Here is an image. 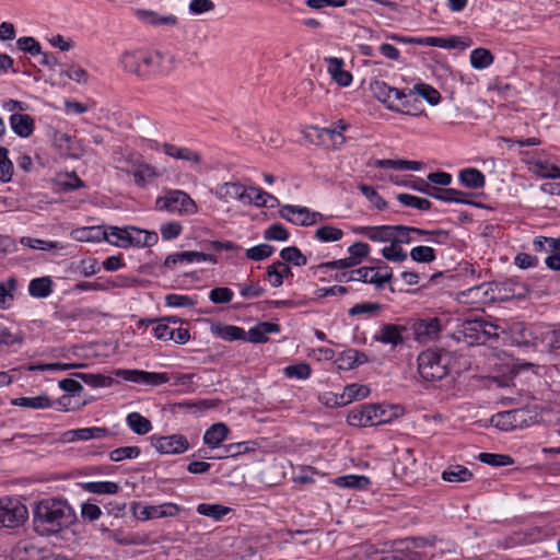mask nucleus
<instances>
[{"label": "nucleus", "instance_id": "31", "mask_svg": "<svg viewBox=\"0 0 560 560\" xmlns=\"http://www.w3.org/2000/svg\"><path fill=\"white\" fill-rule=\"evenodd\" d=\"M105 233L107 238L104 241L116 247L128 248L129 225L124 228L108 225L105 226Z\"/></svg>", "mask_w": 560, "mask_h": 560}, {"label": "nucleus", "instance_id": "25", "mask_svg": "<svg viewBox=\"0 0 560 560\" xmlns=\"http://www.w3.org/2000/svg\"><path fill=\"white\" fill-rule=\"evenodd\" d=\"M243 194H245V186L241 183H223L214 189L215 197L223 201L232 199L243 201Z\"/></svg>", "mask_w": 560, "mask_h": 560}, {"label": "nucleus", "instance_id": "59", "mask_svg": "<svg viewBox=\"0 0 560 560\" xmlns=\"http://www.w3.org/2000/svg\"><path fill=\"white\" fill-rule=\"evenodd\" d=\"M478 459L481 463L488 464L494 467L509 466L513 463V459L509 455L492 454V453H480Z\"/></svg>", "mask_w": 560, "mask_h": 560}, {"label": "nucleus", "instance_id": "27", "mask_svg": "<svg viewBox=\"0 0 560 560\" xmlns=\"http://www.w3.org/2000/svg\"><path fill=\"white\" fill-rule=\"evenodd\" d=\"M132 176L135 183L139 187H147L151 184L155 178L160 176V173L156 171L154 166L148 163H140L132 172Z\"/></svg>", "mask_w": 560, "mask_h": 560}, {"label": "nucleus", "instance_id": "11", "mask_svg": "<svg viewBox=\"0 0 560 560\" xmlns=\"http://www.w3.org/2000/svg\"><path fill=\"white\" fill-rule=\"evenodd\" d=\"M116 375L131 383L153 386L162 385L170 381L166 373L145 372L140 370H118Z\"/></svg>", "mask_w": 560, "mask_h": 560}, {"label": "nucleus", "instance_id": "52", "mask_svg": "<svg viewBox=\"0 0 560 560\" xmlns=\"http://www.w3.org/2000/svg\"><path fill=\"white\" fill-rule=\"evenodd\" d=\"M410 257L416 262L430 264L436 259V254L434 248L421 245L410 250Z\"/></svg>", "mask_w": 560, "mask_h": 560}, {"label": "nucleus", "instance_id": "19", "mask_svg": "<svg viewBox=\"0 0 560 560\" xmlns=\"http://www.w3.org/2000/svg\"><path fill=\"white\" fill-rule=\"evenodd\" d=\"M327 71L332 80L340 86H349L352 82V74L343 69L345 62L341 58L328 57L325 59Z\"/></svg>", "mask_w": 560, "mask_h": 560}, {"label": "nucleus", "instance_id": "30", "mask_svg": "<svg viewBox=\"0 0 560 560\" xmlns=\"http://www.w3.org/2000/svg\"><path fill=\"white\" fill-rule=\"evenodd\" d=\"M211 331L217 337L225 341H235L246 339V332L242 327L234 325H214Z\"/></svg>", "mask_w": 560, "mask_h": 560}, {"label": "nucleus", "instance_id": "18", "mask_svg": "<svg viewBox=\"0 0 560 560\" xmlns=\"http://www.w3.org/2000/svg\"><path fill=\"white\" fill-rule=\"evenodd\" d=\"M159 241V236L156 232L147 231L139 229L133 225H129V238H128V248L129 247H151L155 245Z\"/></svg>", "mask_w": 560, "mask_h": 560}, {"label": "nucleus", "instance_id": "37", "mask_svg": "<svg viewBox=\"0 0 560 560\" xmlns=\"http://www.w3.org/2000/svg\"><path fill=\"white\" fill-rule=\"evenodd\" d=\"M483 324L481 319L476 320H466L462 325V332L466 338H469V342H476V343H485L486 338H483L482 329Z\"/></svg>", "mask_w": 560, "mask_h": 560}, {"label": "nucleus", "instance_id": "43", "mask_svg": "<svg viewBox=\"0 0 560 560\" xmlns=\"http://www.w3.org/2000/svg\"><path fill=\"white\" fill-rule=\"evenodd\" d=\"M73 376L78 380L83 381L86 385L97 387H108L113 384L110 376L103 375L101 373H74Z\"/></svg>", "mask_w": 560, "mask_h": 560}, {"label": "nucleus", "instance_id": "32", "mask_svg": "<svg viewBox=\"0 0 560 560\" xmlns=\"http://www.w3.org/2000/svg\"><path fill=\"white\" fill-rule=\"evenodd\" d=\"M528 170L542 178L557 179L560 177V167L547 161H530L528 162Z\"/></svg>", "mask_w": 560, "mask_h": 560}, {"label": "nucleus", "instance_id": "23", "mask_svg": "<svg viewBox=\"0 0 560 560\" xmlns=\"http://www.w3.org/2000/svg\"><path fill=\"white\" fill-rule=\"evenodd\" d=\"M312 131L315 132L317 141L316 143L328 145L331 143L332 149H339L346 141L343 135H340V130L337 128H312Z\"/></svg>", "mask_w": 560, "mask_h": 560}, {"label": "nucleus", "instance_id": "13", "mask_svg": "<svg viewBox=\"0 0 560 560\" xmlns=\"http://www.w3.org/2000/svg\"><path fill=\"white\" fill-rule=\"evenodd\" d=\"M180 511V508L176 503L165 502L159 505H145L142 506L138 514V518L141 521L156 520L163 517H174Z\"/></svg>", "mask_w": 560, "mask_h": 560}, {"label": "nucleus", "instance_id": "48", "mask_svg": "<svg viewBox=\"0 0 560 560\" xmlns=\"http://www.w3.org/2000/svg\"><path fill=\"white\" fill-rule=\"evenodd\" d=\"M384 306L376 302H362L354 304L351 308H349V316H358V315H368V316H376Z\"/></svg>", "mask_w": 560, "mask_h": 560}, {"label": "nucleus", "instance_id": "50", "mask_svg": "<svg viewBox=\"0 0 560 560\" xmlns=\"http://www.w3.org/2000/svg\"><path fill=\"white\" fill-rule=\"evenodd\" d=\"M82 366H83V364H79V363H61V362L35 363V364L28 365L27 370L31 372H37V371L56 372V371H68V370H72V369H79Z\"/></svg>", "mask_w": 560, "mask_h": 560}, {"label": "nucleus", "instance_id": "24", "mask_svg": "<svg viewBox=\"0 0 560 560\" xmlns=\"http://www.w3.org/2000/svg\"><path fill=\"white\" fill-rule=\"evenodd\" d=\"M162 148H163L164 153L171 158H174L177 160H183V161H188L194 164H199L201 162L200 153L197 151H194L191 149H188L185 147H177L175 144L167 143V142L163 143Z\"/></svg>", "mask_w": 560, "mask_h": 560}, {"label": "nucleus", "instance_id": "2", "mask_svg": "<svg viewBox=\"0 0 560 560\" xmlns=\"http://www.w3.org/2000/svg\"><path fill=\"white\" fill-rule=\"evenodd\" d=\"M77 521L74 509L62 499L48 498L38 502L33 513L35 530L50 536L70 527Z\"/></svg>", "mask_w": 560, "mask_h": 560}, {"label": "nucleus", "instance_id": "54", "mask_svg": "<svg viewBox=\"0 0 560 560\" xmlns=\"http://www.w3.org/2000/svg\"><path fill=\"white\" fill-rule=\"evenodd\" d=\"M13 175V164L9 159V151L4 147H0V180L9 183Z\"/></svg>", "mask_w": 560, "mask_h": 560}, {"label": "nucleus", "instance_id": "35", "mask_svg": "<svg viewBox=\"0 0 560 560\" xmlns=\"http://www.w3.org/2000/svg\"><path fill=\"white\" fill-rule=\"evenodd\" d=\"M472 478V472L463 465H451L442 472V479L447 482H466Z\"/></svg>", "mask_w": 560, "mask_h": 560}, {"label": "nucleus", "instance_id": "28", "mask_svg": "<svg viewBox=\"0 0 560 560\" xmlns=\"http://www.w3.org/2000/svg\"><path fill=\"white\" fill-rule=\"evenodd\" d=\"M229 428L219 422L212 424L203 434V443L211 448L218 447L228 436Z\"/></svg>", "mask_w": 560, "mask_h": 560}, {"label": "nucleus", "instance_id": "34", "mask_svg": "<svg viewBox=\"0 0 560 560\" xmlns=\"http://www.w3.org/2000/svg\"><path fill=\"white\" fill-rule=\"evenodd\" d=\"M52 291V280L50 277H40L31 280L28 293L33 298L44 299L50 295Z\"/></svg>", "mask_w": 560, "mask_h": 560}, {"label": "nucleus", "instance_id": "56", "mask_svg": "<svg viewBox=\"0 0 560 560\" xmlns=\"http://www.w3.org/2000/svg\"><path fill=\"white\" fill-rule=\"evenodd\" d=\"M393 243L400 244H410L411 242L416 241L413 233V226H407V225H394L393 231Z\"/></svg>", "mask_w": 560, "mask_h": 560}, {"label": "nucleus", "instance_id": "14", "mask_svg": "<svg viewBox=\"0 0 560 560\" xmlns=\"http://www.w3.org/2000/svg\"><path fill=\"white\" fill-rule=\"evenodd\" d=\"M404 331H406L405 326L396 324H383L380 330L373 336V340L396 347L404 342Z\"/></svg>", "mask_w": 560, "mask_h": 560}, {"label": "nucleus", "instance_id": "57", "mask_svg": "<svg viewBox=\"0 0 560 560\" xmlns=\"http://www.w3.org/2000/svg\"><path fill=\"white\" fill-rule=\"evenodd\" d=\"M271 196L258 187H245L243 201L254 202L256 206H266Z\"/></svg>", "mask_w": 560, "mask_h": 560}, {"label": "nucleus", "instance_id": "4", "mask_svg": "<svg viewBox=\"0 0 560 560\" xmlns=\"http://www.w3.org/2000/svg\"><path fill=\"white\" fill-rule=\"evenodd\" d=\"M389 420L388 412L378 405H362L352 408L347 416V422L352 427L378 425Z\"/></svg>", "mask_w": 560, "mask_h": 560}, {"label": "nucleus", "instance_id": "60", "mask_svg": "<svg viewBox=\"0 0 560 560\" xmlns=\"http://www.w3.org/2000/svg\"><path fill=\"white\" fill-rule=\"evenodd\" d=\"M375 276L377 278L372 279L374 281V285L377 289L384 287L385 283H388L393 279V269L385 265L382 260H378V265L375 266Z\"/></svg>", "mask_w": 560, "mask_h": 560}, {"label": "nucleus", "instance_id": "29", "mask_svg": "<svg viewBox=\"0 0 560 560\" xmlns=\"http://www.w3.org/2000/svg\"><path fill=\"white\" fill-rule=\"evenodd\" d=\"M429 196L443 202L468 203V200L465 198L466 194L453 188H438L433 186Z\"/></svg>", "mask_w": 560, "mask_h": 560}, {"label": "nucleus", "instance_id": "6", "mask_svg": "<svg viewBox=\"0 0 560 560\" xmlns=\"http://www.w3.org/2000/svg\"><path fill=\"white\" fill-rule=\"evenodd\" d=\"M28 517L27 508L15 498H0V526L15 528Z\"/></svg>", "mask_w": 560, "mask_h": 560}, {"label": "nucleus", "instance_id": "15", "mask_svg": "<svg viewBox=\"0 0 560 560\" xmlns=\"http://www.w3.org/2000/svg\"><path fill=\"white\" fill-rule=\"evenodd\" d=\"M394 225H368L357 226L353 233L362 235L372 242L393 243Z\"/></svg>", "mask_w": 560, "mask_h": 560}, {"label": "nucleus", "instance_id": "1", "mask_svg": "<svg viewBox=\"0 0 560 560\" xmlns=\"http://www.w3.org/2000/svg\"><path fill=\"white\" fill-rule=\"evenodd\" d=\"M118 62L125 72L149 80L170 74L175 69L176 59L171 52L135 49L122 52Z\"/></svg>", "mask_w": 560, "mask_h": 560}, {"label": "nucleus", "instance_id": "8", "mask_svg": "<svg viewBox=\"0 0 560 560\" xmlns=\"http://www.w3.org/2000/svg\"><path fill=\"white\" fill-rule=\"evenodd\" d=\"M151 445L165 455H179L189 448V442L185 435L172 434L166 436L152 435Z\"/></svg>", "mask_w": 560, "mask_h": 560}, {"label": "nucleus", "instance_id": "5", "mask_svg": "<svg viewBox=\"0 0 560 560\" xmlns=\"http://www.w3.org/2000/svg\"><path fill=\"white\" fill-rule=\"evenodd\" d=\"M155 205L159 210L178 214H195L198 211L196 202L182 190H173L164 197H159Z\"/></svg>", "mask_w": 560, "mask_h": 560}, {"label": "nucleus", "instance_id": "63", "mask_svg": "<svg viewBox=\"0 0 560 560\" xmlns=\"http://www.w3.org/2000/svg\"><path fill=\"white\" fill-rule=\"evenodd\" d=\"M382 255L385 259L394 262H402L407 259L408 255L397 243H390L382 249Z\"/></svg>", "mask_w": 560, "mask_h": 560}, {"label": "nucleus", "instance_id": "16", "mask_svg": "<svg viewBox=\"0 0 560 560\" xmlns=\"http://www.w3.org/2000/svg\"><path fill=\"white\" fill-rule=\"evenodd\" d=\"M525 410L513 409L494 415L491 421L497 428L503 431H511L522 425Z\"/></svg>", "mask_w": 560, "mask_h": 560}, {"label": "nucleus", "instance_id": "39", "mask_svg": "<svg viewBox=\"0 0 560 560\" xmlns=\"http://www.w3.org/2000/svg\"><path fill=\"white\" fill-rule=\"evenodd\" d=\"M12 405L31 408V409H46L51 407L52 402L47 395H38L35 397H19L12 400Z\"/></svg>", "mask_w": 560, "mask_h": 560}, {"label": "nucleus", "instance_id": "44", "mask_svg": "<svg viewBox=\"0 0 560 560\" xmlns=\"http://www.w3.org/2000/svg\"><path fill=\"white\" fill-rule=\"evenodd\" d=\"M83 489L96 494H116L119 486L113 481H90L82 485Z\"/></svg>", "mask_w": 560, "mask_h": 560}, {"label": "nucleus", "instance_id": "51", "mask_svg": "<svg viewBox=\"0 0 560 560\" xmlns=\"http://www.w3.org/2000/svg\"><path fill=\"white\" fill-rule=\"evenodd\" d=\"M343 236V231L332 225H324L315 231V237L320 242H337Z\"/></svg>", "mask_w": 560, "mask_h": 560}, {"label": "nucleus", "instance_id": "45", "mask_svg": "<svg viewBox=\"0 0 560 560\" xmlns=\"http://www.w3.org/2000/svg\"><path fill=\"white\" fill-rule=\"evenodd\" d=\"M16 284L18 282L14 277H10L0 283V308H7L11 305L14 299Z\"/></svg>", "mask_w": 560, "mask_h": 560}, {"label": "nucleus", "instance_id": "3", "mask_svg": "<svg viewBox=\"0 0 560 560\" xmlns=\"http://www.w3.org/2000/svg\"><path fill=\"white\" fill-rule=\"evenodd\" d=\"M418 372L425 382L442 381L450 373V357L439 350H425L418 355Z\"/></svg>", "mask_w": 560, "mask_h": 560}, {"label": "nucleus", "instance_id": "55", "mask_svg": "<svg viewBox=\"0 0 560 560\" xmlns=\"http://www.w3.org/2000/svg\"><path fill=\"white\" fill-rule=\"evenodd\" d=\"M141 454V450L138 446H122L113 450L109 453V458L112 462H121L124 459H133L139 457Z\"/></svg>", "mask_w": 560, "mask_h": 560}, {"label": "nucleus", "instance_id": "64", "mask_svg": "<svg viewBox=\"0 0 560 560\" xmlns=\"http://www.w3.org/2000/svg\"><path fill=\"white\" fill-rule=\"evenodd\" d=\"M311 373L312 369L307 363L288 365L284 369L285 376L290 378L306 380L311 376Z\"/></svg>", "mask_w": 560, "mask_h": 560}, {"label": "nucleus", "instance_id": "10", "mask_svg": "<svg viewBox=\"0 0 560 560\" xmlns=\"http://www.w3.org/2000/svg\"><path fill=\"white\" fill-rule=\"evenodd\" d=\"M411 328L416 341L428 343L438 339L441 331V320L438 317L421 318L416 320Z\"/></svg>", "mask_w": 560, "mask_h": 560}, {"label": "nucleus", "instance_id": "7", "mask_svg": "<svg viewBox=\"0 0 560 560\" xmlns=\"http://www.w3.org/2000/svg\"><path fill=\"white\" fill-rule=\"evenodd\" d=\"M370 91L387 109L401 112L397 102L402 101L407 96L404 90L393 88L384 81L374 80L370 83Z\"/></svg>", "mask_w": 560, "mask_h": 560}, {"label": "nucleus", "instance_id": "9", "mask_svg": "<svg viewBox=\"0 0 560 560\" xmlns=\"http://www.w3.org/2000/svg\"><path fill=\"white\" fill-rule=\"evenodd\" d=\"M279 212L284 220L302 226L313 225L323 220L322 213L301 206L285 205L281 207Z\"/></svg>", "mask_w": 560, "mask_h": 560}, {"label": "nucleus", "instance_id": "17", "mask_svg": "<svg viewBox=\"0 0 560 560\" xmlns=\"http://www.w3.org/2000/svg\"><path fill=\"white\" fill-rule=\"evenodd\" d=\"M135 15L142 23L155 27L163 25L175 26L178 23V19L175 15H161L153 10L137 9Z\"/></svg>", "mask_w": 560, "mask_h": 560}, {"label": "nucleus", "instance_id": "21", "mask_svg": "<svg viewBox=\"0 0 560 560\" xmlns=\"http://www.w3.org/2000/svg\"><path fill=\"white\" fill-rule=\"evenodd\" d=\"M290 277H293V272L290 266L282 260L269 265L266 269V278L273 288L281 287L284 279Z\"/></svg>", "mask_w": 560, "mask_h": 560}, {"label": "nucleus", "instance_id": "42", "mask_svg": "<svg viewBox=\"0 0 560 560\" xmlns=\"http://www.w3.org/2000/svg\"><path fill=\"white\" fill-rule=\"evenodd\" d=\"M231 511V508L224 506L222 504L200 503L197 505V512L200 515L210 517L214 521H221Z\"/></svg>", "mask_w": 560, "mask_h": 560}, {"label": "nucleus", "instance_id": "47", "mask_svg": "<svg viewBox=\"0 0 560 560\" xmlns=\"http://www.w3.org/2000/svg\"><path fill=\"white\" fill-rule=\"evenodd\" d=\"M13 552L18 560H42L37 558L38 549L28 540L19 541Z\"/></svg>", "mask_w": 560, "mask_h": 560}, {"label": "nucleus", "instance_id": "20", "mask_svg": "<svg viewBox=\"0 0 560 560\" xmlns=\"http://www.w3.org/2000/svg\"><path fill=\"white\" fill-rule=\"evenodd\" d=\"M9 122L13 132L21 138H28L34 131L35 121L28 114L13 113Z\"/></svg>", "mask_w": 560, "mask_h": 560}, {"label": "nucleus", "instance_id": "12", "mask_svg": "<svg viewBox=\"0 0 560 560\" xmlns=\"http://www.w3.org/2000/svg\"><path fill=\"white\" fill-rule=\"evenodd\" d=\"M112 435V431L105 427H91L66 431L62 434V440L65 442L89 441L93 439H104Z\"/></svg>", "mask_w": 560, "mask_h": 560}, {"label": "nucleus", "instance_id": "49", "mask_svg": "<svg viewBox=\"0 0 560 560\" xmlns=\"http://www.w3.org/2000/svg\"><path fill=\"white\" fill-rule=\"evenodd\" d=\"M397 200L405 207L416 208L421 211H428L432 207L430 200L409 194H399Z\"/></svg>", "mask_w": 560, "mask_h": 560}, {"label": "nucleus", "instance_id": "53", "mask_svg": "<svg viewBox=\"0 0 560 560\" xmlns=\"http://www.w3.org/2000/svg\"><path fill=\"white\" fill-rule=\"evenodd\" d=\"M21 244L23 246H27L33 249L39 250H51V249H62L63 247L56 241H45L39 238L32 237H22Z\"/></svg>", "mask_w": 560, "mask_h": 560}, {"label": "nucleus", "instance_id": "58", "mask_svg": "<svg viewBox=\"0 0 560 560\" xmlns=\"http://www.w3.org/2000/svg\"><path fill=\"white\" fill-rule=\"evenodd\" d=\"M413 90L431 105H436L441 101L440 92L427 83L416 84Z\"/></svg>", "mask_w": 560, "mask_h": 560}, {"label": "nucleus", "instance_id": "22", "mask_svg": "<svg viewBox=\"0 0 560 560\" xmlns=\"http://www.w3.org/2000/svg\"><path fill=\"white\" fill-rule=\"evenodd\" d=\"M71 237L78 242L91 243H98L107 238L104 225L75 229L71 232Z\"/></svg>", "mask_w": 560, "mask_h": 560}, {"label": "nucleus", "instance_id": "41", "mask_svg": "<svg viewBox=\"0 0 560 560\" xmlns=\"http://www.w3.org/2000/svg\"><path fill=\"white\" fill-rule=\"evenodd\" d=\"M494 57L489 49L476 48L470 52V65L474 69L482 70L493 63Z\"/></svg>", "mask_w": 560, "mask_h": 560}, {"label": "nucleus", "instance_id": "46", "mask_svg": "<svg viewBox=\"0 0 560 560\" xmlns=\"http://www.w3.org/2000/svg\"><path fill=\"white\" fill-rule=\"evenodd\" d=\"M280 257L283 262L302 267L307 264V257L296 246H290L281 249Z\"/></svg>", "mask_w": 560, "mask_h": 560}, {"label": "nucleus", "instance_id": "61", "mask_svg": "<svg viewBox=\"0 0 560 560\" xmlns=\"http://www.w3.org/2000/svg\"><path fill=\"white\" fill-rule=\"evenodd\" d=\"M359 190L378 210H383L387 207V202L372 186L362 184L359 186Z\"/></svg>", "mask_w": 560, "mask_h": 560}, {"label": "nucleus", "instance_id": "33", "mask_svg": "<svg viewBox=\"0 0 560 560\" xmlns=\"http://www.w3.org/2000/svg\"><path fill=\"white\" fill-rule=\"evenodd\" d=\"M459 182L467 188L479 189L486 184L485 175L477 168H465L459 172Z\"/></svg>", "mask_w": 560, "mask_h": 560}, {"label": "nucleus", "instance_id": "26", "mask_svg": "<svg viewBox=\"0 0 560 560\" xmlns=\"http://www.w3.org/2000/svg\"><path fill=\"white\" fill-rule=\"evenodd\" d=\"M358 265L359 262L352 256H349L346 258L311 266L308 270L312 276H318L319 272L324 270H343L355 267Z\"/></svg>", "mask_w": 560, "mask_h": 560}, {"label": "nucleus", "instance_id": "38", "mask_svg": "<svg viewBox=\"0 0 560 560\" xmlns=\"http://www.w3.org/2000/svg\"><path fill=\"white\" fill-rule=\"evenodd\" d=\"M370 394V388L361 384H349L343 388V393L340 395V402L348 405L357 399H363Z\"/></svg>", "mask_w": 560, "mask_h": 560}, {"label": "nucleus", "instance_id": "40", "mask_svg": "<svg viewBox=\"0 0 560 560\" xmlns=\"http://www.w3.org/2000/svg\"><path fill=\"white\" fill-rule=\"evenodd\" d=\"M334 483L339 488L366 489L370 485V479L365 476L347 475L337 477Z\"/></svg>", "mask_w": 560, "mask_h": 560}, {"label": "nucleus", "instance_id": "62", "mask_svg": "<svg viewBox=\"0 0 560 560\" xmlns=\"http://www.w3.org/2000/svg\"><path fill=\"white\" fill-rule=\"evenodd\" d=\"M275 248L268 244H259L246 250V257L254 261H260L273 254Z\"/></svg>", "mask_w": 560, "mask_h": 560}, {"label": "nucleus", "instance_id": "36", "mask_svg": "<svg viewBox=\"0 0 560 560\" xmlns=\"http://www.w3.org/2000/svg\"><path fill=\"white\" fill-rule=\"evenodd\" d=\"M129 429L138 435H144L152 430L151 421L139 412H130L126 417Z\"/></svg>", "mask_w": 560, "mask_h": 560}]
</instances>
